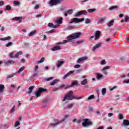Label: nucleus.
Masks as SVG:
<instances>
[{"label": "nucleus", "instance_id": "1", "mask_svg": "<svg viewBox=\"0 0 129 129\" xmlns=\"http://www.w3.org/2000/svg\"><path fill=\"white\" fill-rule=\"evenodd\" d=\"M73 99H76L79 100V99H82V97H76L73 96V92L70 91L67 95L64 96L62 101H66V100H73Z\"/></svg>", "mask_w": 129, "mask_h": 129}, {"label": "nucleus", "instance_id": "2", "mask_svg": "<svg viewBox=\"0 0 129 129\" xmlns=\"http://www.w3.org/2000/svg\"><path fill=\"white\" fill-rule=\"evenodd\" d=\"M68 116H69V115H66L64 116V118H63L61 120H58V119L55 120V123H53V122L50 123L49 124V126L50 127H55V126H57V125H58L59 124H60V123L63 122V121H65V120L66 119V118H67V117H68Z\"/></svg>", "mask_w": 129, "mask_h": 129}, {"label": "nucleus", "instance_id": "3", "mask_svg": "<svg viewBox=\"0 0 129 129\" xmlns=\"http://www.w3.org/2000/svg\"><path fill=\"white\" fill-rule=\"evenodd\" d=\"M68 40H63L62 42H57L56 44V46L52 47L51 48V51H58L59 50H61V46L59 45H63L64 44H66V43H68Z\"/></svg>", "mask_w": 129, "mask_h": 129}, {"label": "nucleus", "instance_id": "4", "mask_svg": "<svg viewBox=\"0 0 129 129\" xmlns=\"http://www.w3.org/2000/svg\"><path fill=\"white\" fill-rule=\"evenodd\" d=\"M81 36V32H78L74 33L72 35H69L67 37L68 40H74V39H77Z\"/></svg>", "mask_w": 129, "mask_h": 129}, {"label": "nucleus", "instance_id": "5", "mask_svg": "<svg viewBox=\"0 0 129 129\" xmlns=\"http://www.w3.org/2000/svg\"><path fill=\"white\" fill-rule=\"evenodd\" d=\"M64 0H50L49 3L50 7H53V6H56L58 4H61Z\"/></svg>", "mask_w": 129, "mask_h": 129}, {"label": "nucleus", "instance_id": "6", "mask_svg": "<svg viewBox=\"0 0 129 129\" xmlns=\"http://www.w3.org/2000/svg\"><path fill=\"white\" fill-rule=\"evenodd\" d=\"M84 122H83V126L86 127L89 125H92V121H90L88 118H86L84 119Z\"/></svg>", "mask_w": 129, "mask_h": 129}, {"label": "nucleus", "instance_id": "7", "mask_svg": "<svg viewBox=\"0 0 129 129\" xmlns=\"http://www.w3.org/2000/svg\"><path fill=\"white\" fill-rule=\"evenodd\" d=\"M84 21V18L79 19V18H73L71 20V21L69 22V24H73V23H80Z\"/></svg>", "mask_w": 129, "mask_h": 129}, {"label": "nucleus", "instance_id": "8", "mask_svg": "<svg viewBox=\"0 0 129 129\" xmlns=\"http://www.w3.org/2000/svg\"><path fill=\"white\" fill-rule=\"evenodd\" d=\"M46 91H47V90L45 89L38 88V91L35 93V96H36V97H40L41 93L42 92H45Z\"/></svg>", "mask_w": 129, "mask_h": 129}, {"label": "nucleus", "instance_id": "9", "mask_svg": "<svg viewBox=\"0 0 129 129\" xmlns=\"http://www.w3.org/2000/svg\"><path fill=\"white\" fill-rule=\"evenodd\" d=\"M22 54L23 52H22V51H20L19 52H17L16 54H15V55H14V52H11L9 54V56L10 57H11V58H18V57H19L20 55H22Z\"/></svg>", "mask_w": 129, "mask_h": 129}, {"label": "nucleus", "instance_id": "10", "mask_svg": "<svg viewBox=\"0 0 129 129\" xmlns=\"http://www.w3.org/2000/svg\"><path fill=\"white\" fill-rule=\"evenodd\" d=\"M86 14H87V11H86V10L79 11L75 14V17H79L82 15H86Z\"/></svg>", "mask_w": 129, "mask_h": 129}, {"label": "nucleus", "instance_id": "11", "mask_svg": "<svg viewBox=\"0 0 129 129\" xmlns=\"http://www.w3.org/2000/svg\"><path fill=\"white\" fill-rule=\"evenodd\" d=\"M108 69H110V66H106L103 68L101 71L102 72L103 74H104V75H107L108 74V72H107L106 70Z\"/></svg>", "mask_w": 129, "mask_h": 129}, {"label": "nucleus", "instance_id": "12", "mask_svg": "<svg viewBox=\"0 0 129 129\" xmlns=\"http://www.w3.org/2000/svg\"><path fill=\"white\" fill-rule=\"evenodd\" d=\"M86 60H88V57L87 56H83L79 58L77 62V63H81V62H84V61H86Z\"/></svg>", "mask_w": 129, "mask_h": 129}, {"label": "nucleus", "instance_id": "13", "mask_svg": "<svg viewBox=\"0 0 129 129\" xmlns=\"http://www.w3.org/2000/svg\"><path fill=\"white\" fill-rule=\"evenodd\" d=\"M75 85H78V82H77V81H72L71 85L67 86V87H66V89L70 88V87L75 86Z\"/></svg>", "mask_w": 129, "mask_h": 129}, {"label": "nucleus", "instance_id": "14", "mask_svg": "<svg viewBox=\"0 0 129 129\" xmlns=\"http://www.w3.org/2000/svg\"><path fill=\"white\" fill-rule=\"evenodd\" d=\"M23 20H24V18L19 17H16L12 19V21H18L19 23H22Z\"/></svg>", "mask_w": 129, "mask_h": 129}, {"label": "nucleus", "instance_id": "15", "mask_svg": "<svg viewBox=\"0 0 129 129\" xmlns=\"http://www.w3.org/2000/svg\"><path fill=\"white\" fill-rule=\"evenodd\" d=\"M101 43H99L96 44L95 46L93 47L92 51L93 52H94L96 49H98V48H100V47H101Z\"/></svg>", "mask_w": 129, "mask_h": 129}, {"label": "nucleus", "instance_id": "16", "mask_svg": "<svg viewBox=\"0 0 129 129\" xmlns=\"http://www.w3.org/2000/svg\"><path fill=\"white\" fill-rule=\"evenodd\" d=\"M100 34H101V32L100 31H96L95 35V40H98V39H99V37H100Z\"/></svg>", "mask_w": 129, "mask_h": 129}, {"label": "nucleus", "instance_id": "17", "mask_svg": "<svg viewBox=\"0 0 129 129\" xmlns=\"http://www.w3.org/2000/svg\"><path fill=\"white\" fill-rule=\"evenodd\" d=\"M96 78L97 80H100V79H102L103 78V75L100 74V73H97L95 74Z\"/></svg>", "mask_w": 129, "mask_h": 129}, {"label": "nucleus", "instance_id": "18", "mask_svg": "<svg viewBox=\"0 0 129 129\" xmlns=\"http://www.w3.org/2000/svg\"><path fill=\"white\" fill-rule=\"evenodd\" d=\"M63 64H64V61H63V60H58L56 66L59 68V67H61V65H63Z\"/></svg>", "mask_w": 129, "mask_h": 129}, {"label": "nucleus", "instance_id": "19", "mask_svg": "<svg viewBox=\"0 0 129 129\" xmlns=\"http://www.w3.org/2000/svg\"><path fill=\"white\" fill-rule=\"evenodd\" d=\"M25 69H26V67H21L18 71L15 72V74H18V73H21V72H23V71H24Z\"/></svg>", "mask_w": 129, "mask_h": 129}, {"label": "nucleus", "instance_id": "20", "mask_svg": "<svg viewBox=\"0 0 129 129\" xmlns=\"http://www.w3.org/2000/svg\"><path fill=\"white\" fill-rule=\"evenodd\" d=\"M59 82V80L58 79H55L52 82H51L50 83V85H51L52 86H54V85H55V84H57V83H58Z\"/></svg>", "mask_w": 129, "mask_h": 129}, {"label": "nucleus", "instance_id": "21", "mask_svg": "<svg viewBox=\"0 0 129 129\" xmlns=\"http://www.w3.org/2000/svg\"><path fill=\"white\" fill-rule=\"evenodd\" d=\"M83 43H84V40H78L75 42V45H81Z\"/></svg>", "mask_w": 129, "mask_h": 129}, {"label": "nucleus", "instance_id": "22", "mask_svg": "<svg viewBox=\"0 0 129 129\" xmlns=\"http://www.w3.org/2000/svg\"><path fill=\"white\" fill-rule=\"evenodd\" d=\"M63 21V18L62 17H60L59 19H57V20L55 21V23L56 24H62Z\"/></svg>", "mask_w": 129, "mask_h": 129}, {"label": "nucleus", "instance_id": "23", "mask_svg": "<svg viewBox=\"0 0 129 129\" xmlns=\"http://www.w3.org/2000/svg\"><path fill=\"white\" fill-rule=\"evenodd\" d=\"M9 40H11V36L0 38V41H8Z\"/></svg>", "mask_w": 129, "mask_h": 129}, {"label": "nucleus", "instance_id": "24", "mask_svg": "<svg viewBox=\"0 0 129 129\" xmlns=\"http://www.w3.org/2000/svg\"><path fill=\"white\" fill-rule=\"evenodd\" d=\"M113 23H114V20H112L107 23V26L108 27H111L113 26Z\"/></svg>", "mask_w": 129, "mask_h": 129}, {"label": "nucleus", "instance_id": "25", "mask_svg": "<svg viewBox=\"0 0 129 129\" xmlns=\"http://www.w3.org/2000/svg\"><path fill=\"white\" fill-rule=\"evenodd\" d=\"M123 124L124 125H129V120L126 119H124L123 120Z\"/></svg>", "mask_w": 129, "mask_h": 129}, {"label": "nucleus", "instance_id": "26", "mask_svg": "<svg viewBox=\"0 0 129 129\" xmlns=\"http://www.w3.org/2000/svg\"><path fill=\"white\" fill-rule=\"evenodd\" d=\"M33 89H34V86H31L29 88V91L28 92V94H31L33 92Z\"/></svg>", "mask_w": 129, "mask_h": 129}, {"label": "nucleus", "instance_id": "27", "mask_svg": "<svg viewBox=\"0 0 129 129\" xmlns=\"http://www.w3.org/2000/svg\"><path fill=\"white\" fill-rule=\"evenodd\" d=\"M6 64H7L8 65H10V64L13 65V64H15V61L14 60H8L6 62Z\"/></svg>", "mask_w": 129, "mask_h": 129}, {"label": "nucleus", "instance_id": "28", "mask_svg": "<svg viewBox=\"0 0 129 129\" xmlns=\"http://www.w3.org/2000/svg\"><path fill=\"white\" fill-rule=\"evenodd\" d=\"M88 82V81H87V79H85L83 81L81 82V84L82 85H85V84H86Z\"/></svg>", "mask_w": 129, "mask_h": 129}, {"label": "nucleus", "instance_id": "29", "mask_svg": "<svg viewBox=\"0 0 129 129\" xmlns=\"http://www.w3.org/2000/svg\"><path fill=\"white\" fill-rule=\"evenodd\" d=\"M5 89V85L3 84H0V93H2L4 90Z\"/></svg>", "mask_w": 129, "mask_h": 129}, {"label": "nucleus", "instance_id": "30", "mask_svg": "<svg viewBox=\"0 0 129 129\" xmlns=\"http://www.w3.org/2000/svg\"><path fill=\"white\" fill-rule=\"evenodd\" d=\"M73 104L71 103V104H69L67 106V109H71V108H72V107H73Z\"/></svg>", "mask_w": 129, "mask_h": 129}, {"label": "nucleus", "instance_id": "31", "mask_svg": "<svg viewBox=\"0 0 129 129\" xmlns=\"http://www.w3.org/2000/svg\"><path fill=\"white\" fill-rule=\"evenodd\" d=\"M36 33H37V31L36 30L32 31L29 34V37H32V36H34V35H35V34H36Z\"/></svg>", "mask_w": 129, "mask_h": 129}, {"label": "nucleus", "instance_id": "32", "mask_svg": "<svg viewBox=\"0 0 129 129\" xmlns=\"http://www.w3.org/2000/svg\"><path fill=\"white\" fill-rule=\"evenodd\" d=\"M94 95H92L87 98V101H88V100H91V99H94Z\"/></svg>", "mask_w": 129, "mask_h": 129}, {"label": "nucleus", "instance_id": "33", "mask_svg": "<svg viewBox=\"0 0 129 129\" xmlns=\"http://www.w3.org/2000/svg\"><path fill=\"white\" fill-rule=\"evenodd\" d=\"M74 29H75V26H68L67 27V30H73Z\"/></svg>", "mask_w": 129, "mask_h": 129}, {"label": "nucleus", "instance_id": "34", "mask_svg": "<svg viewBox=\"0 0 129 129\" xmlns=\"http://www.w3.org/2000/svg\"><path fill=\"white\" fill-rule=\"evenodd\" d=\"M102 95H105V93H106V88H104L101 90Z\"/></svg>", "mask_w": 129, "mask_h": 129}, {"label": "nucleus", "instance_id": "35", "mask_svg": "<svg viewBox=\"0 0 129 129\" xmlns=\"http://www.w3.org/2000/svg\"><path fill=\"white\" fill-rule=\"evenodd\" d=\"M45 61V57H42L40 59V60L37 61V63L40 64V63H43Z\"/></svg>", "mask_w": 129, "mask_h": 129}, {"label": "nucleus", "instance_id": "36", "mask_svg": "<svg viewBox=\"0 0 129 129\" xmlns=\"http://www.w3.org/2000/svg\"><path fill=\"white\" fill-rule=\"evenodd\" d=\"M100 65H105L106 64V61L104 59H102L100 62Z\"/></svg>", "mask_w": 129, "mask_h": 129}, {"label": "nucleus", "instance_id": "37", "mask_svg": "<svg viewBox=\"0 0 129 129\" xmlns=\"http://www.w3.org/2000/svg\"><path fill=\"white\" fill-rule=\"evenodd\" d=\"M16 74L15 73H14V74H12V75H9V76H7V79H10V78H12V77H14V76H15V75H16Z\"/></svg>", "mask_w": 129, "mask_h": 129}, {"label": "nucleus", "instance_id": "38", "mask_svg": "<svg viewBox=\"0 0 129 129\" xmlns=\"http://www.w3.org/2000/svg\"><path fill=\"white\" fill-rule=\"evenodd\" d=\"M85 24H90V23H91V21L89 19L87 18L85 19Z\"/></svg>", "mask_w": 129, "mask_h": 129}, {"label": "nucleus", "instance_id": "39", "mask_svg": "<svg viewBox=\"0 0 129 129\" xmlns=\"http://www.w3.org/2000/svg\"><path fill=\"white\" fill-rule=\"evenodd\" d=\"M5 10L6 11H11V10H12V7H11V6L7 5L6 6V8Z\"/></svg>", "mask_w": 129, "mask_h": 129}, {"label": "nucleus", "instance_id": "40", "mask_svg": "<svg viewBox=\"0 0 129 129\" xmlns=\"http://www.w3.org/2000/svg\"><path fill=\"white\" fill-rule=\"evenodd\" d=\"M96 11V9H88V12L91 13H93V12H95Z\"/></svg>", "mask_w": 129, "mask_h": 129}, {"label": "nucleus", "instance_id": "41", "mask_svg": "<svg viewBox=\"0 0 129 129\" xmlns=\"http://www.w3.org/2000/svg\"><path fill=\"white\" fill-rule=\"evenodd\" d=\"M68 15H72L73 14V10L70 9L67 11Z\"/></svg>", "mask_w": 129, "mask_h": 129}, {"label": "nucleus", "instance_id": "42", "mask_svg": "<svg viewBox=\"0 0 129 129\" xmlns=\"http://www.w3.org/2000/svg\"><path fill=\"white\" fill-rule=\"evenodd\" d=\"M103 22H104V18H100L98 20V22L100 24H101L102 23H103Z\"/></svg>", "mask_w": 129, "mask_h": 129}, {"label": "nucleus", "instance_id": "43", "mask_svg": "<svg viewBox=\"0 0 129 129\" xmlns=\"http://www.w3.org/2000/svg\"><path fill=\"white\" fill-rule=\"evenodd\" d=\"M118 117L119 119H122L123 118V115H122V114L119 113L118 115Z\"/></svg>", "mask_w": 129, "mask_h": 129}, {"label": "nucleus", "instance_id": "44", "mask_svg": "<svg viewBox=\"0 0 129 129\" xmlns=\"http://www.w3.org/2000/svg\"><path fill=\"white\" fill-rule=\"evenodd\" d=\"M124 22L126 23H129V17L128 16H126L124 18Z\"/></svg>", "mask_w": 129, "mask_h": 129}, {"label": "nucleus", "instance_id": "45", "mask_svg": "<svg viewBox=\"0 0 129 129\" xmlns=\"http://www.w3.org/2000/svg\"><path fill=\"white\" fill-rule=\"evenodd\" d=\"M67 87V86H66L65 85H61L58 87V88H64V89H67V88H66Z\"/></svg>", "mask_w": 129, "mask_h": 129}, {"label": "nucleus", "instance_id": "46", "mask_svg": "<svg viewBox=\"0 0 129 129\" xmlns=\"http://www.w3.org/2000/svg\"><path fill=\"white\" fill-rule=\"evenodd\" d=\"M73 73H74V71H71L69 72L67 74L68 75V76H70V75L73 74Z\"/></svg>", "mask_w": 129, "mask_h": 129}, {"label": "nucleus", "instance_id": "47", "mask_svg": "<svg viewBox=\"0 0 129 129\" xmlns=\"http://www.w3.org/2000/svg\"><path fill=\"white\" fill-rule=\"evenodd\" d=\"M14 4L15 6H19L20 5V2L19 1H15L14 2Z\"/></svg>", "mask_w": 129, "mask_h": 129}, {"label": "nucleus", "instance_id": "48", "mask_svg": "<svg viewBox=\"0 0 129 129\" xmlns=\"http://www.w3.org/2000/svg\"><path fill=\"white\" fill-rule=\"evenodd\" d=\"M13 45L12 42H9L7 44H6V47H10V46H12Z\"/></svg>", "mask_w": 129, "mask_h": 129}, {"label": "nucleus", "instance_id": "49", "mask_svg": "<svg viewBox=\"0 0 129 129\" xmlns=\"http://www.w3.org/2000/svg\"><path fill=\"white\" fill-rule=\"evenodd\" d=\"M55 32V30L54 29L51 30L49 31H47L46 32V34H51V33H54Z\"/></svg>", "mask_w": 129, "mask_h": 129}, {"label": "nucleus", "instance_id": "50", "mask_svg": "<svg viewBox=\"0 0 129 129\" xmlns=\"http://www.w3.org/2000/svg\"><path fill=\"white\" fill-rule=\"evenodd\" d=\"M14 111H15V106H14L12 108V109L10 110V113H12L13 112H14Z\"/></svg>", "mask_w": 129, "mask_h": 129}, {"label": "nucleus", "instance_id": "51", "mask_svg": "<svg viewBox=\"0 0 129 129\" xmlns=\"http://www.w3.org/2000/svg\"><path fill=\"white\" fill-rule=\"evenodd\" d=\"M120 61H124L125 60V57L124 56H122L119 58Z\"/></svg>", "mask_w": 129, "mask_h": 129}, {"label": "nucleus", "instance_id": "52", "mask_svg": "<svg viewBox=\"0 0 129 129\" xmlns=\"http://www.w3.org/2000/svg\"><path fill=\"white\" fill-rule=\"evenodd\" d=\"M20 125V121H16L15 124V126H19Z\"/></svg>", "mask_w": 129, "mask_h": 129}, {"label": "nucleus", "instance_id": "53", "mask_svg": "<svg viewBox=\"0 0 129 129\" xmlns=\"http://www.w3.org/2000/svg\"><path fill=\"white\" fill-rule=\"evenodd\" d=\"M116 6H112L109 8V11H112V10H114V9H116Z\"/></svg>", "mask_w": 129, "mask_h": 129}, {"label": "nucleus", "instance_id": "54", "mask_svg": "<svg viewBox=\"0 0 129 129\" xmlns=\"http://www.w3.org/2000/svg\"><path fill=\"white\" fill-rule=\"evenodd\" d=\"M116 88H117V86H114L113 88L110 89V91H112L113 90H114V89Z\"/></svg>", "mask_w": 129, "mask_h": 129}, {"label": "nucleus", "instance_id": "55", "mask_svg": "<svg viewBox=\"0 0 129 129\" xmlns=\"http://www.w3.org/2000/svg\"><path fill=\"white\" fill-rule=\"evenodd\" d=\"M4 128H8V127L10 126V124H4Z\"/></svg>", "mask_w": 129, "mask_h": 129}, {"label": "nucleus", "instance_id": "56", "mask_svg": "<svg viewBox=\"0 0 129 129\" xmlns=\"http://www.w3.org/2000/svg\"><path fill=\"white\" fill-rule=\"evenodd\" d=\"M48 27H50L51 28H53L54 24L52 23H49L48 25Z\"/></svg>", "mask_w": 129, "mask_h": 129}, {"label": "nucleus", "instance_id": "57", "mask_svg": "<svg viewBox=\"0 0 129 129\" xmlns=\"http://www.w3.org/2000/svg\"><path fill=\"white\" fill-rule=\"evenodd\" d=\"M53 77H50L49 78L45 79L46 81H50V80H53Z\"/></svg>", "mask_w": 129, "mask_h": 129}, {"label": "nucleus", "instance_id": "58", "mask_svg": "<svg viewBox=\"0 0 129 129\" xmlns=\"http://www.w3.org/2000/svg\"><path fill=\"white\" fill-rule=\"evenodd\" d=\"M81 66L79 64H76L74 66V68L77 69V68H80Z\"/></svg>", "mask_w": 129, "mask_h": 129}, {"label": "nucleus", "instance_id": "59", "mask_svg": "<svg viewBox=\"0 0 129 129\" xmlns=\"http://www.w3.org/2000/svg\"><path fill=\"white\" fill-rule=\"evenodd\" d=\"M113 113H109L108 114V116L109 117H111V116H113Z\"/></svg>", "mask_w": 129, "mask_h": 129}, {"label": "nucleus", "instance_id": "60", "mask_svg": "<svg viewBox=\"0 0 129 129\" xmlns=\"http://www.w3.org/2000/svg\"><path fill=\"white\" fill-rule=\"evenodd\" d=\"M5 5L4 1H0V7H3Z\"/></svg>", "mask_w": 129, "mask_h": 129}, {"label": "nucleus", "instance_id": "61", "mask_svg": "<svg viewBox=\"0 0 129 129\" xmlns=\"http://www.w3.org/2000/svg\"><path fill=\"white\" fill-rule=\"evenodd\" d=\"M122 83H126L127 84L129 83V80H127V81H122Z\"/></svg>", "mask_w": 129, "mask_h": 129}, {"label": "nucleus", "instance_id": "62", "mask_svg": "<svg viewBox=\"0 0 129 129\" xmlns=\"http://www.w3.org/2000/svg\"><path fill=\"white\" fill-rule=\"evenodd\" d=\"M4 125L3 123H0V129H3L4 127Z\"/></svg>", "mask_w": 129, "mask_h": 129}, {"label": "nucleus", "instance_id": "63", "mask_svg": "<svg viewBox=\"0 0 129 129\" xmlns=\"http://www.w3.org/2000/svg\"><path fill=\"white\" fill-rule=\"evenodd\" d=\"M110 40H111L110 38H107L106 39H105V42H106L107 43H108V42H109Z\"/></svg>", "mask_w": 129, "mask_h": 129}, {"label": "nucleus", "instance_id": "64", "mask_svg": "<svg viewBox=\"0 0 129 129\" xmlns=\"http://www.w3.org/2000/svg\"><path fill=\"white\" fill-rule=\"evenodd\" d=\"M59 87L58 88H53V91H57V90H58Z\"/></svg>", "mask_w": 129, "mask_h": 129}]
</instances>
